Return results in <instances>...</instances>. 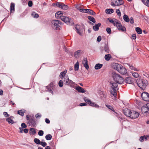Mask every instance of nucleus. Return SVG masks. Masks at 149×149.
Segmentation results:
<instances>
[{"label":"nucleus","mask_w":149,"mask_h":149,"mask_svg":"<svg viewBox=\"0 0 149 149\" xmlns=\"http://www.w3.org/2000/svg\"><path fill=\"white\" fill-rule=\"evenodd\" d=\"M35 117L37 118H39L41 117V115L40 113H37L35 115Z\"/></svg>","instance_id":"obj_53"},{"label":"nucleus","mask_w":149,"mask_h":149,"mask_svg":"<svg viewBox=\"0 0 149 149\" xmlns=\"http://www.w3.org/2000/svg\"><path fill=\"white\" fill-rule=\"evenodd\" d=\"M112 77L114 81L117 84L118 83L119 84H121L124 81L123 79L121 76L114 72L112 73Z\"/></svg>","instance_id":"obj_3"},{"label":"nucleus","mask_w":149,"mask_h":149,"mask_svg":"<svg viewBox=\"0 0 149 149\" xmlns=\"http://www.w3.org/2000/svg\"><path fill=\"white\" fill-rule=\"evenodd\" d=\"M52 136L50 134H48L45 136V139L47 140H49L52 138Z\"/></svg>","instance_id":"obj_42"},{"label":"nucleus","mask_w":149,"mask_h":149,"mask_svg":"<svg viewBox=\"0 0 149 149\" xmlns=\"http://www.w3.org/2000/svg\"><path fill=\"white\" fill-rule=\"evenodd\" d=\"M61 19L68 25H71L73 24L72 20L70 18L64 16H61Z\"/></svg>","instance_id":"obj_9"},{"label":"nucleus","mask_w":149,"mask_h":149,"mask_svg":"<svg viewBox=\"0 0 149 149\" xmlns=\"http://www.w3.org/2000/svg\"><path fill=\"white\" fill-rule=\"evenodd\" d=\"M106 31L109 34H110L111 33V29L110 28L107 27L106 29Z\"/></svg>","instance_id":"obj_51"},{"label":"nucleus","mask_w":149,"mask_h":149,"mask_svg":"<svg viewBox=\"0 0 149 149\" xmlns=\"http://www.w3.org/2000/svg\"><path fill=\"white\" fill-rule=\"evenodd\" d=\"M149 110V103H148L145 105Z\"/></svg>","instance_id":"obj_64"},{"label":"nucleus","mask_w":149,"mask_h":149,"mask_svg":"<svg viewBox=\"0 0 149 149\" xmlns=\"http://www.w3.org/2000/svg\"><path fill=\"white\" fill-rule=\"evenodd\" d=\"M33 3L32 1H29L28 3V5L29 7H31L32 6Z\"/></svg>","instance_id":"obj_56"},{"label":"nucleus","mask_w":149,"mask_h":149,"mask_svg":"<svg viewBox=\"0 0 149 149\" xmlns=\"http://www.w3.org/2000/svg\"><path fill=\"white\" fill-rule=\"evenodd\" d=\"M67 77V79L66 81V84L74 88L75 86V83L73 82L72 80L69 79V78L68 77Z\"/></svg>","instance_id":"obj_14"},{"label":"nucleus","mask_w":149,"mask_h":149,"mask_svg":"<svg viewBox=\"0 0 149 149\" xmlns=\"http://www.w3.org/2000/svg\"><path fill=\"white\" fill-rule=\"evenodd\" d=\"M52 26L53 28L56 30H58L60 29V25L61 22L58 20H53L52 22Z\"/></svg>","instance_id":"obj_6"},{"label":"nucleus","mask_w":149,"mask_h":149,"mask_svg":"<svg viewBox=\"0 0 149 149\" xmlns=\"http://www.w3.org/2000/svg\"><path fill=\"white\" fill-rule=\"evenodd\" d=\"M21 126L22 128H25L27 127L26 125L25 124V123H22Z\"/></svg>","instance_id":"obj_58"},{"label":"nucleus","mask_w":149,"mask_h":149,"mask_svg":"<svg viewBox=\"0 0 149 149\" xmlns=\"http://www.w3.org/2000/svg\"><path fill=\"white\" fill-rule=\"evenodd\" d=\"M87 13L89 14L93 15L95 13L93 10L91 9H88Z\"/></svg>","instance_id":"obj_39"},{"label":"nucleus","mask_w":149,"mask_h":149,"mask_svg":"<svg viewBox=\"0 0 149 149\" xmlns=\"http://www.w3.org/2000/svg\"><path fill=\"white\" fill-rule=\"evenodd\" d=\"M103 65L100 63H97L95 65V70H98L100 69L102 67Z\"/></svg>","instance_id":"obj_29"},{"label":"nucleus","mask_w":149,"mask_h":149,"mask_svg":"<svg viewBox=\"0 0 149 149\" xmlns=\"http://www.w3.org/2000/svg\"><path fill=\"white\" fill-rule=\"evenodd\" d=\"M15 4L14 3H11L10 6V13H13L15 10Z\"/></svg>","instance_id":"obj_25"},{"label":"nucleus","mask_w":149,"mask_h":149,"mask_svg":"<svg viewBox=\"0 0 149 149\" xmlns=\"http://www.w3.org/2000/svg\"><path fill=\"white\" fill-rule=\"evenodd\" d=\"M26 112V111L25 110H18L17 111V113L23 116H24V113Z\"/></svg>","instance_id":"obj_26"},{"label":"nucleus","mask_w":149,"mask_h":149,"mask_svg":"<svg viewBox=\"0 0 149 149\" xmlns=\"http://www.w3.org/2000/svg\"><path fill=\"white\" fill-rule=\"evenodd\" d=\"M114 68L122 74H125L127 72L126 68L120 64L115 63Z\"/></svg>","instance_id":"obj_2"},{"label":"nucleus","mask_w":149,"mask_h":149,"mask_svg":"<svg viewBox=\"0 0 149 149\" xmlns=\"http://www.w3.org/2000/svg\"><path fill=\"white\" fill-rule=\"evenodd\" d=\"M14 118V117L10 116L7 118L6 119V121L8 122L9 124H12L14 123V121L13 120Z\"/></svg>","instance_id":"obj_23"},{"label":"nucleus","mask_w":149,"mask_h":149,"mask_svg":"<svg viewBox=\"0 0 149 149\" xmlns=\"http://www.w3.org/2000/svg\"><path fill=\"white\" fill-rule=\"evenodd\" d=\"M36 133L35 129L34 128H31L30 129L29 133L30 134L34 135Z\"/></svg>","instance_id":"obj_27"},{"label":"nucleus","mask_w":149,"mask_h":149,"mask_svg":"<svg viewBox=\"0 0 149 149\" xmlns=\"http://www.w3.org/2000/svg\"><path fill=\"white\" fill-rule=\"evenodd\" d=\"M135 30L137 33L139 34H141L142 33V30L139 27H138L136 28Z\"/></svg>","instance_id":"obj_36"},{"label":"nucleus","mask_w":149,"mask_h":149,"mask_svg":"<svg viewBox=\"0 0 149 149\" xmlns=\"http://www.w3.org/2000/svg\"><path fill=\"white\" fill-rule=\"evenodd\" d=\"M141 1L144 4L149 7V0H141Z\"/></svg>","instance_id":"obj_33"},{"label":"nucleus","mask_w":149,"mask_h":149,"mask_svg":"<svg viewBox=\"0 0 149 149\" xmlns=\"http://www.w3.org/2000/svg\"><path fill=\"white\" fill-rule=\"evenodd\" d=\"M139 114L138 112L134 111H131L130 117L131 118H136L139 116Z\"/></svg>","instance_id":"obj_12"},{"label":"nucleus","mask_w":149,"mask_h":149,"mask_svg":"<svg viewBox=\"0 0 149 149\" xmlns=\"http://www.w3.org/2000/svg\"><path fill=\"white\" fill-rule=\"evenodd\" d=\"M129 21L130 23L132 24H133L134 23V19L132 17H131L130 18V20Z\"/></svg>","instance_id":"obj_57"},{"label":"nucleus","mask_w":149,"mask_h":149,"mask_svg":"<svg viewBox=\"0 0 149 149\" xmlns=\"http://www.w3.org/2000/svg\"><path fill=\"white\" fill-rule=\"evenodd\" d=\"M88 18L90 21L92 22L93 23H95V20L94 17L91 16H88Z\"/></svg>","instance_id":"obj_41"},{"label":"nucleus","mask_w":149,"mask_h":149,"mask_svg":"<svg viewBox=\"0 0 149 149\" xmlns=\"http://www.w3.org/2000/svg\"><path fill=\"white\" fill-rule=\"evenodd\" d=\"M79 63L78 62H77L74 65V68L75 71L78 70L79 68Z\"/></svg>","instance_id":"obj_38"},{"label":"nucleus","mask_w":149,"mask_h":149,"mask_svg":"<svg viewBox=\"0 0 149 149\" xmlns=\"http://www.w3.org/2000/svg\"><path fill=\"white\" fill-rule=\"evenodd\" d=\"M101 25V24L100 23H99L97 24H96L95 26H93V29L95 31H97L99 30V27Z\"/></svg>","instance_id":"obj_24"},{"label":"nucleus","mask_w":149,"mask_h":149,"mask_svg":"<svg viewBox=\"0 0 149 149\" xmlns=\"http://www.w3.org/2000/svg\"><path fill=\"white\" fill-rule=\"evenodd\" d=\"M3 114L5 117L7 118L9 116L7 112H4L3 113Z\"/></svg>","instance_id":"obj_54"},{"label":"nucleus","mask_w":149,"mask_h":149,"mask_svg":"<svg viewBox=\"0 0 149 149\" xmlns=\"http://www.w3.org/2000/svg\"><path fill=\"white\" fill-rule=\"evenodd\" d=\"M141 96L143 100L146 101H149V94L147 92H143L141 95Z\"/></svg>","instance_id":"obj_11"},{"label":"nucleus","mask_w":149,"mask_h":149,"mask_svg":"<svg viewBox=\"0 0 149 149\" xmlns=\"http://www.w3.org/2000/svg\"><path fill=\"white\" fill-rule=\"evenodd\" d=\"M111 5L112 6H118L122 5L124 2L122 0H112Z\"/></svg>","instance_id":"obj_10"},{"label":"nucleus","mask_w":149,"mask_h":149,"mask_svg":"<svg viewBox=\"0 0 149 149\" xmlns=\"http://www.w3.org/2000/svg\"><path fill=\"white\" fill-rule=\"evenodd\" d=\"M116 12L117 13V15L120 17L121 15V13L119 9H116Z\"/></svg>","instance_id":"obj_48"},{"label":"nucleus","mask_w":149,"mask_h":149,"mask_svg":"<svg viewBox=\"0 0 149 149\" xmlns=\"http://www.w3.org/2000/svg\"><path fill=\"white\" fill-rule=\"evenodd\" d=\"M26 118L29 121L28 123L32 126L34 127L36 125V121L34 119L33 116H32L29 115L26 116Z\"/></svg>","instance_id":"obj_8"},{"label":"nucleus","mask_w":149,"mask_h":149,"mask_svg":"<svg viewBox=\"0 0 149 149\" xmlns=\"http://www.w3.org/2000/svg\"><path fill=\"white\" fill-rule=\"evenodd\" d=\"M29 130L28 129H25L23 131L25 133H27L28 132Z\"/></svg>","instance_id":"obj_63"},{"label":"nucleus","mask_w":149,"mask_h":149,"mask_svg":"<svg viewBox=\"0 0 149 149\" xmlns=\"http://www.w3.org/2000/svg\"><path fill=\"white\" fill-rule=\"evenodd\" d=\"M34 142L37 144H40V143L41 141L38 139L35 138L34 139Z\"/></svg>","instance_id":"obj_43"},{"label":"nucleus","mask_w":149,"mask_h":149,"mask_svg":"<svg viewBox=\"0 0 149 149\" xmlns=\"http://www.w3.org/2000/svg\"><path fill=\"white\" fill-rule=\"evenodd\" d=\"M114 11L112 9H107L105 10V12L107 14H110L113 13Z\"/></svg>","instance_id":"obj_32"},{"label":"nucleus","mask_w":149,"mask_h":149,"mask_svg":"<svg viewBox=\"0 0 149 149\" xmlns=\"http://www.w3.org/2000/svg\"><path fill=\"white\" fill-rule=\"evenodd\" d=\"M129 66L130 69L132 70H133L136 71H139V69L136 68L132 65H129Z\"/></svg>","instance_id":"obj_40"},{"label":"nucleus","mask_w":149,"mask_h":149,"mask_svg":"<svg viewBox=\"0 0 149 149\" xmlns=\"http://www.w3.org/2000/svg\"><path fill=\"white\" fill-rule=\"evenodd\" d=\"M82 63L85 68L88 70L89 68V66L88 65V61L87 58H84L82 61Z\"/></svg>","instance_id":"obj_15"},{"label":"nucleus","mask_w":149,"mask_h":149,"mask_svg":"<svg viewBox=\"0 0 149 149\" xmlns=\"http://www.w3.org/2000/svg\"><path fill=\"white\" fill-rule=\"evenodd\" d=\"M106 106L108 109H110L113 112H115V111L113 109V107L111 105L108 104H106Z\"/></svg>","instance_id":"obj_44"},{"label":"nucleus","mask_w":149,"mask_h":149,"mask_svg":"<svg viewBox=\"0 0 149 149\" xmlns=\"http://www.w3.org/2000/svg\"><path fill=\"white\" fill-rule=\"evenodd\" d=\"M110 84L111 87L112 88V90L110 92L115 97H116L117 96L116 91L118 90L117 84L112 82L110 83Z\"/></svg>","instance_id":"obj_4"},{"label":"nucleus","mask_w":149,"mask_h":149,"mask_svg":"<svg viewBox=\"0 0 149 149\" xmlns=\"http://www.w3.org/2000/svg\"><path fill=\"white\" fill-rule=\"evenodd\" d=\"M147 84V81L144 80L140 79L137 82L138 86L142 89L146 88Z\"/></svg>","instance_id":"obj_7"},{"label":"nucleus","mask_w":149,"mask_h":149,"mask_svg":"<svg viewBox=\"0 0 149 149\" xmlns=\"http://www.w3.org/2000/svg\"><path fill=\"white\" fill-rule=\"evenodd\" d=\"M31 15L33 17L36 18H37L39 17L38 14L35 12L32 13Z\"/></svg>","instance_id":"obj_35"},{"label":"nucleus","mask_w":149,"mask_h":149,"mask_svg":"<svg viewBox=\"0 0 149 149\" xmlns=\"http://www.w3.org/2000/svg\"><path fill=\"white\" fill-rule=\"evenodd\" d=\"M144 138L143 136H141L139 139V141L141 142H142L144 141Z\"/></svg>","instance_id":"obj_55"},{"label":"nucleus","mask_w":149,"mask_h":149,"mask_svg":"<svg viewBox=\"0 0 149 149\" xmlns=\"http://www.w3.org/2000/svg\"><path fill=\"white\" fill-rule=\"evenodd\" d=\"M111 58V56L110 54L105 55L104 56V58L107 61H109Z\"/></svg>","instance_id":"obj_31"},{"label":"nucleus","mask_w":149,"mask_h":149,"mask_svg":"<svg viewBox=\"0 0 149 149\" xmlns=\"http://www.w3.org/2000/svg\"><path fill=\"white\" fill-rule=\"evenodd\" d=\"M87 105V104L86 103H81L79 105L81 106H86Z\"/></svg>","instance_id":"obj_61"},{"label":"nucleus","mask_w":149,"mask_h":149,"mask_svg":"<svg viewBox=\"0 0 149 149\" xmlns=\"http://www.w3.org/2000/svg\"><path fill=\"white\" fill-rule=\"evenodd\" d=\"M38 134L40 136H43L44 134L43 131L42 130H39L38 133Z\"/></svg>","instance_id":"obj_49"},{"label":"nucleus","mask_w":149,"mask_h":149,"mask_svg":"<svg viewBox=\"0 0 149 149\" xmlns=\"http://www.w3.org/2000/svg\"><path fill=\"white\" fill-rule=\"evenodd\" d=\"M132 76L135 78H137L139 77V74L136 72H134L132 73Z\"/></svg>","instance_id":"obj_46"},{"label":"nucleus","mask_w":149,"mask_h":149,"mask_svg":"<svg viewBox=\"0 0 149 149\" xmlns=\"http://www.w3.org/2000/svg\"><path fill=\"white\" fill-rule=\"evenodd\" d=\"M126 82L127 83L131 84L132 83V81L131 77H128L126 79Z\"/></svg>","instance_id":"obj_34"},{"label":"nucleus","mask_w":149,"mask_h":149,"mask_svg":"<svg viewBox=\"0 0 149 149\" xmlns=\"http://www.w3.org/2000/svg\"><path fill=\"white\" fill-rule=\"evenodd\" d=\"M136 38V34H133L132 35V39L135 40Z\"/></svg>","instance_id":"obj_59"},{"label":"nucleus","mask_w":149,"mask_h":149,"mask_svg":"<svg viewBox=\"0 0 149 149\" xmlns=\"http://www.w3.org/2000/svg\"><path fill=\"white\" fill-rule=\"evenodd\" d=\"M45 121L46 123L47 124H49L50 123V121L49 120L48 118H46L45 119Z\"/></svg>","instance_id":"obj_62"},{"label":"nucleus","mask_w":149,"mask_h":149,"mask_svg":"<svg viewBox=\"0 0 149 149\" xmlns=\"http://www.w3.org/2000/svg\"><path fill=\"white\" fill-rule=\"evenodd\" d=\"M123 112L124 114L126 116L129 117L130 116L131 111L130 109L127 108H125L123 110Z\"/></svg>","instance_id":"obj_18"},{"label":"nucleus","mask_w":149,"mask_h":149,"mask_svg":"<svg viewBox=\"0 0 149 149\" xmlns=\"http://www.w3.org/2000/svg\"><path fill=\"white\" fill-rule=\"evenodd\" d=\"M67 71L66 70H65L62 72H61L60 74L59 77L61 79H63L65 76V74L66 73Z\"/></svg>","instance_id":"obj_30"},{"label":"nucleus","mask_w":149,"mask_h":149,"mask_svg":"<svg viewBox=\"0 0 149 149\" xmlns=\"http://www.w3.org/2000/svg\"><path fill=\"white\" fill-rule=\"evenodd\" d=\"M83 99L84 101L89 106L97 108H99L100 107L98 104L95 102H92L91 100L87 98V97H83Z\"/></svg>","instance_id":"obj_5"},{"label":"nucleus","mask_w":149,"mask_h":149,"mask_svg":"<svg viewBox=\"0 0 149 149\" xmlns=\"http://www.w3.org/2000/svg\"><path fill=\"white\" fill-rule=\"evenodd\" d=\"M123 18L124 21L126 22H128L130 21V19L128 16L126 15L125 14L124 15Z\"/></svg>","instance_id":"obj_37"},{"label":"nucleus","mask_w":149,"mask_h":149,"mask_svg":"<svg viewBox=\"0 0 149 149\" xmlns=\"http://www.w3.org/2000/svg\"><path fill=\"white\" fill-rule=\"evenodd\" d=\"M75 29H76L77 33L81 36L83 34V30L81 28H80V26L79 25H76L75 26Z\"/></svg>","instance_id":"obj_16"},{"label":"nucleus","mask_w":149,"mask_h":149,"mask_svg":"<svg viewBox=\"0 0 149 149\" xmlns=\"http://www.w3.org/2000/svg\"><path fill=\"white\" fill-rule=\"evenodd\" d=\"M68 8V6L65 5L63 3V5H62V8L61 9L63 10H67Z\"/></svg>","instance_id":"obj_45"},{"label":"nucleus","mask_w":149,"mask_h":149,"mask_svg":"<svg viewBox=\"0 0 149 149\" xmlns=\"http://www.w3.org/2000/svg\"><path fill=\"white\" fill-rule=\"evenodd\" d=\"M141 111L145 115H148L149 113V110L145 105L141 107Z\"/></svg>","instance_id":"obj_17"},{"label":"nucleus","mask_w":149,"mask_h":149,"mask_svg":"<svg viewBox=\"0 0 149 149\" xmlns=\"http://www.w3.org/2000/svg\"><path fill=\"white\" fill-rule=\"evenodd\" d=\"M63 12L59 11L56 13L55 16L56 17L57 19L60 18L61 19V17L63 16Z\"/></svg>","instance_id":"obj_19"},{"label":"nucleus","mask_w":149,"mask_h":149,"mask_svg":"<svg viewBox=\"0 0 149 149\" xmlns=\"http://www.w3.org/2000/svg\"><path fill=\"white\" fill-rule=\"evenodd\" d=\"M108 19L109 22L113 24L115 26H116L118 30L122 31H126V29L124 26H123L121 24V23L117 19L115 18L112 19L110 18H108Z\"/></svg>","instance_id":"obj_1"},{"label":"nucleus","mask_w":149,"mask_h":149,"mask_svg":"<svg viewBox=\"0 0 149 149\" xmlns=\"http://www.w3.org/2000/svg\"><path fill=\"white\" fill-rule=\"evenodd\" d=\"M54 83L53 82H52L49 86H47V91L50 93L53 94V93L52 90L54 88Z\"/></svg>","instance_id":"obj_13"},{"label":"nucleus","mask_w":149,"mask_h":149,"mask_svg":"<svg viewBox=\"0 0 149 149\" xmlns=\"http://www.w3.org/2000/svg\"><path fill=\"white\" fill-rule=\"evenodd\" d=\"M104 50L105 52L109 53L110 52V50L108 47V44H105L104 46Z\"/></svg>","instance_id":"obj_28"},{"label":"nucleus","mask_w":149,"mask_h":149,"mask_svg":"<svg viewBox=\"0 0 149 149\" xmlns=\"http://www.w3.org/2000/svg\"><path fill=\"white\" fill-rule=\"evenodd\" d=\"M87 9L81 8L80 10V11L81 12L87 13Z\"/></svg>","instance_id":"obj_47"},{"label":"nucleus","mask_w":149,"mask_h":149,"mask_svg":"<svg viewBox=\"0 0 149 149\" xmlns=\"http://www.w3.org/2000/svg\"><path fill=\"white\" fill-rule=\"evenodd\" d=\"M82 51L81 50H78L75 52L74 53V55L75 57L76 58H79L81 55Z\"/></svg>","instance_id":"obj_20"},{"label":"nucleus","mask_w":149,"mask_h":149,"mask_svg":"<svg viewBox=\"0 0 149 149\" xmlns=\"http://www.w3.org/2000/svg\"><path fill=\"white\" fill-rule=\"evenodd\" d=\"M101 40V36H98L97 39V40L98 42H100Z\"/></svg>","instance_id":"obj_60"},{"label":"nucleus","mask_w":149,"mask_h":149,"mask_svg":"<svg viewBox=\"0 0 149 149\" xmlns=\"http://www.w3.org/2000/svg\"><path fill=\"white\" fill-rule=\"evenodd\" d=\"M75 89L79 93H84L85 92V91L83 88L79 86H77Z\"/></svg>","instance_id":"obj_22"},{"label":"nucleus","mask_w":149,"mask_h":149,"mask_svg":"<svg viewBox=\"0 0 149 149\" xmlns=\"http://www.w3.org/2000/svg\"><path fill=\"white\" fill-rule=\"evenodd\" d=\"M58 85L60 87H62L63 86V83L62 80L59 81L58 82Z\"/></svg>","instance_id":"obj_50"},{"label":"nucleus","mask_w":149,"mask_h":149,"mask_svg":"<svg viewBox=\"0 0 149 149\" xmlns=\"http://www.w3.org/2000/svg\"><path fill=\"white\" fill-rule=\"evenodd\" d=\"M63 3L61 2H56L55 3H53L52 6L55 7H58L60 8H62Z\"/></svg>","instance_id":"obj_21"},{"label":"nucleus","mask_w":149,"mask_h":149,"mask_svg":"<svg viewBox=\"0 0 149 149\" xmlns=\"http://www.w3.org/2000/svg\"><path fill=\"white\" fill-rule=\"evenodd\" d=\"M40 144L43 147H45L47 145V143L45 142H41Z\"/></svg>","instance_id":"obj_52"}]
</instances>
